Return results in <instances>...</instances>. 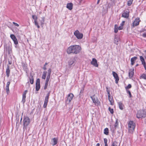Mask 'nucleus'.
I'll return each mask as SVG.
<instances>
[{"instance_id": "nucleus-1", "label": "nucleus", "mask_w": 146, "mask_h": 146, "mask_svg": "<svg viewBox=\"0 0 146 146\" xmlns=\"http://www.w3.org/2000/svg\"><path fill=\"white\" fill-rule=\"evenodd\" d=\"M81 48L78 45H74L70 46L67 50L68 54H76L79 53L80 51Z\"/></svg>"}, {"instance_id": "nucleus-2", "label": "nucleus", "mask_w": 146, "mask_h": 146, "mask_svg": "<svg viewBox=\"0 0 146 146\" xmlns=\"http://www.w3.org/2000/svg\"><path fill=\"white\" fill-rule=\"evenodd\" d=\"M135 127V123L133 121H130L128 123L129 132L132 133L134 131Z\"/></svg>"}, {"instance_id": "nucleus-3", "label": "nucleus", "mask_w": 146, "mask_h": 146, "mask_svg": "<svg viewBox=\"0 0 146 146\" xmlns=\"http://www.w3.org/2000/svg\"><path fill=\"white\" fill-rule=\"evenodd\" d=\"M136 116L138 118H145L146 116V113L144 110H140L137 111Z\"/></svg>"}, {"instance_id": "nucleus-4", "label": "nucleus", "mask_w": 146, "mask_h": 146, "mask_svg": "<svg viewBox=\"0 0 146 146\" xmlns=\"http://www.w3.org/2000/svg\"><path fill=\"white\" fill-rule=\"evenodd\" d=\"M74 34L78 39H80L82 38L83 36V34L80 33L78 30L75 31L74 33Z\"/></svg>"}, {"instance_id": "nucleus-5", "label": "nucleus", "mask_w": 146, "mask_h": 146, "mask_svg": "<svg viewBox=\"0 0 146 146\" xmlns=\"http://www.w3.org/2000/svg\"><path fill=\"white\" fill-rule=\"evenodd\" d=\"M74 97L73 94L72 93H70L69 94L67 97V99L66 101V103L68 104L70 103L71 101L72 100Z\"/></svg>"}, {"instance_id": "nucleus-6", "label": "nucleus", "mask_w": 146, "mask_h": 146, "mask_svg": "<svg viewBox=\"0 0 146 146\" xmlns=\"http://www.w3.org/2000/svg\"><path fill=\"white\" fill-rule=\"evenodd\" d=\"M27 119H25L23 120V129L24 132H25L26 134L27 132Z\"/></svg>"}, {"instance_id": "nucleus-7", "label": "nucleus", "mask_w": 146, "mask_h": 146, "mask_svg": "<svg viewBox=\"0 0 146 146\" xmlns=\"http://www.w3.org/2000/svg\"><path fill=\"white\" fill-rule=\"evenodd\" d=\"M50 93L49 92L47 94V96L45 97V100L44 101V103L43 105V107L44 108H46L47 103L48 102L49 99V96Z\"/></svg>"}, {"instance_id": "nucleus-8", "label": "nucleus", "mask_w": 146, "mask_h": 146, "mask_svg": "<svg viewBox=\"0 0 146 146\" xmlns=\"http://www.w3.org/2000/svg\"><path fill=\"white\" fill-rule=\"evenodd\" d=\"M52 71V69L51 68H49L48 71V74L47 76L46 82L48 83L50 78V76L51 75V72Z\"/></svg>"}, {"instance_id": "nucleus-9", "label": "nucleus", "mask_w": 146, "mask_h": 146, "mask_svg": "<svg viewBox=\"0 0 146 146\" xmlns=\"http://www.w3.org/2000/svg\"><path fill=\"white\" fill-rule=\"evenodd\" d=\"M40 88V80L38 78L36 80V91H38Z\"/></svg>"}, {"instance_id": "nucleus-10", "label": "nucleus", "mask_w": 146, "mask_h": 146, "mask_svg": "<svg viewBox=\"0 0 146 146\" xmlns=\"http://www.w3.org/2000/svg\"><path fill=\"white\" fill-rule=\"evenodd\" d=\"M140 21V20L139 18H136L133 23V26L134 27L138 25Z\"/></svg>"}, {"instance_id": "nucleus-11", "label": "nucleus", "mask_w": 146, "mask_h": 146, "mask_svg": "<svg viewBox=\"0 0 146 146\" xmlns=\"http://www.w3.org/2000/svg\"><path fill=\"white\" fill-rule=\"evenodd\" d=\"M129 11L128 9L126 10L122 14V17L126 18H127L129 17Z\"/></svg>"}, {"instance_id": "nucleus-12", "label": "nucleus", "mask_w": 146, "mask_h": 146, "mask_svg": "<svg viewBox=\"0 0 146 146\" xmlns=\"http://www.w3.org/2000/svg\"><path fill=\"white\" fill-rule=\"evenodd\" d=\"M91 64L96 67H98V64H97V60L95 58H93L92 61L91 62Z\"/></svg>"}, {"instance_id": "nucleus-13", "label": "nucleus", "mask_w": 146, "mask_h": 146, "mask_svg": "<svg viewBox=\"0 0 146 146\" xmlns=\"http://www.w3.org/2000/svg\"><path fill=\"white\" fill-rule=\"evenodd\" d=\"M112 74L113 76L115 79V83L117 84L118 83V81L119 80V78L117 74L115 72L113 71Z\"/></svg>"}, {"instance_id": "nucleus-14", "label": "nucleus", "mask_w": 146, "mask_h": 146, "mask_svg": "<svg viewBox=\"0 0 146 146\" xmlns=\"http://www.w3.org/2000/svg\"><path fill=\"white\" fill-rule=\"evenodd\" d=\"M58 139L56 138H54L52 139L51 141V144L53 146H54L56 145L58 143Z\"/></svg>"}, {"instance_id": "nucleus-15", "label": "nucleus", "mask_w": 146, "mask_h": 146, "mask_svg": "<svg viewBox=\"0 0 146 146\" xmlns=\"http://www.w3.org/2000/svg\"><path fill=\"white\" fill-rule=\"evenodd\" d=\"M134 70L133 69H130L129 70V76L130 78H131L133 77L134 74Z\"/></svg>"}, {"instance_id": "nucleus-16", "label": "nucleus", "mask_w": 146, "mask_h": 146, "mask_svg": "<svg viewBox=\"0 0 146 146\" xmlns=\"http://www.w3.org/2000/svg\"><path fill=\"white\" fill-rule=\"evenodd\" d=\"M27 92V91L25 90L23 94V98L22 102L24 103L25 102L26 94Z\"/></svg>"}, {"instance_id": "nucleus-17", "label": "nucleus", "mask_w": 146, "mask_h": 146, "mask_svg": "<svg viewBox=\"0 0 146 146\" xmlns=\"http://www.w3.org/2000/svg\"><path fill=\"white\" fill-rule=\"evenodd\" d=\"M10 73V70L9 69V66L8 65L6 70V75L7 77H9V76Z\"/></svg>"}, {"instance_id": "nucleus-18", "label": "nucleus", "mask_w": 146, "mask_h": 146, "mask_svg": "<svg viewBox=\"0 0 146 146\" xmlns=\"http://www.w3.org/2000/svg\"><path fill=\"white\" fill-rule=\"evenodd\" d=\"M22 66L24 70L26 72V73L27 72V64L26 63H23L22 64Z\"/></svg>"}, {"instance_id": "nucleus-19", "label": "nucleus", "mask_w": 146, "mask_h": 146, "mask_svg": "<svg viewBox=\"0 0 146 146\" xmlns=\"http://www.w3.org/2000/svg\"><path fill=\"white\" fill-rule=\"evenodd\" d=\"M66 7L70 10H72L73 8V4L72 3H68Z\"/></svg>"}, {"instance_id": "nucleus-20", "label": "nucleus", "mask_w": 146, "mask_h": 146, "mask_svg": "<svg viewBox=\"0 0 146 146\" xmlns=\"http://www.w3.org/2000/svg\"><path fill=\"white\" fill-rule=\"evenodd\" d=\"M137 59V57L135 56L131 58V64L133 65L135 63V61Z\"/></svg>"}, {"instance_id": "nucleus-21", "label": "nucleus", "mask_w": 146, "mask_h": 146, "mask_svg": "<svg viewBox=\"0 0 146 146\" xmlns=\"http://www.w3.org/2000/svg\"><path fill=\"white\" fill-rule=\"evenodd\" d=\"M118 104L119 106V108L121 110H123L124 107V106L123 104L121 102H119L118 103Z\"/></svg>"}, {"instance_id": "nucleus-22", "label": "nucleus", "mask_w": 146, "mask_h": 146, "mask_svg": "<svg viewBox=\"0 0 146 146\" xmlns=\"http://www.w3.org/2000/svg\"><path fill=\"white\" fill-rule=\"evenodd\" d=\"M119 39V38L115 37L114 39V43L116 44H117Z\"/></svg>"}, {"instance_id": "nucleus-23", "label": "nucleus", "mask_w": 146, "mask_h": 146, "mask_svg": "<svg viewBox=\"0 0 146 146\" xmlns=\"http://www.w3.org/2000/svg\"><path fill=\"white\" fill-rule=\"evenodd\" d=\"M47 72L46 71H44L43 72L42 78V79H45L46 78Z\"/></svg>"}, {"instance_id": "nucleus-24", "label": "nucleus", "mask_w": 146, "mask_h": 146, "mask_svg": "<svg viewBox=\"0 0 146 146\" xmlns=\"http://www.w3.org/2000/svg\"><path fill=\"white\" fill-rule=\"evenodd\" d=\"M74 61L73 59H70L68 61V63L69 65H72L74 63Z\"/></svg>"}, {"instance_id": "nucleus-25", "label": "nucleus", "mask_w": 146, "mask_h": 146, "mask_svg": "<svg viewBox=\"0 0 146 146\" xmlns=\"http://www.w3.org/2000/svg\"><path fill=\"white\" fill-rule=\"evenodd\" d=\"M140 60L142 62V64L144 65L145 64V61L144 59L142 56H140Z\"/></svg>"}, {"instance_id": "nucleus-26", "label": "nucleus", "mask_w": 146, "mask_h": 146, "mask_svg": "<svg viewBox=\"0 0 146 146\" xmlns=\"http://www.w3.org/2000/svg\"><path fill=\"white\" fill-rule=\"evenodd\" d=\"M44 22V17H42L41 18V20H40V23L41 25L42 26H43Z\"/></svg>"}, {"instance_id": "nucleus-27", "label": "nucleus", "mask_w": 146, "mask_h": 146, "mask_svg": "<svg viewBox=\"0 0 146 146\" xmlns=\"http://www.w3.org/2000/svg\"><path fill=\"white\" fill-rule=\"evenodd\" d=\"M90 98L92 99L93 102L95 104H96L97 103V102H98V100L97 99H95L93 97L91 96Z\"/></svg>"}, {"instance_id": "nucleus-28", "label": "nucleus", "mask_w": 146, "mask_h": 146, "mask_svg": "<svg viewBox=\"0 0 146 146\" xmlns=\"http://www.w3.org/2000/svg\"><path fill=\"white\" fill-rule=\"evenodd\" d=\"M29 79L30 83L31 84H33L34 82V80L33 76H31L29 77Z\"/></svg>"}, {"instance_id": "nucleus-29", "label": "nucleus", "mask_w": 146, "mask_h": 146, "mask_svg": "<svg viewBox=\"0 0 146 146\" xmlns=\"http://www.w3.org/2000/svg\"><path fill=\"white\" fill-rule=\"evenodd\" d=\"M108 97V99L110 102L111 104V105H113V98L112 97H111L110 96V97Z\"/></svg>"}, {"instance_id": "nucleus-30", "label": "nucleus", "mask_w": 146, "mask_h": 146, "mask_svg": "<svg viewBox=\"0 0 146 146\" xmlns=\"http://www.w3.org/2000/svg\"><path fill=\"white\" fill-rule=\"evenodd\" d=\"M108 129L107 128H106L104 129V134L106 135H108V134L109 132Z\"/></svg>"}, {"instance_id": "nucleus-31", "label": "nucleus", "mask_w": 146, "mask_h": 146, "mask_svg": "<svg viewBox=\"0 0 146 146\" xmlns=\"http://www.w3.org/2000/svg\"><path fill=\"white\" fill-rule=\"evenodd\" d=\"M118 26H117V25H115V26H114V32L115 33H116L118 31Z\"/></svg>"}, {"instance_id": "nucleus-32", "label": "nucleus", "mask_w": 146, "mask_h": 146, "mask_svg": "<svg viewBox=\"0 0 146 146\" xmlns=\"http://www.w3.org/2000/svg\"><path fill=\"white\" fill-rule=\"evenodd\" d=\"M112 143L111 146H118L117 145V143L115 141L112 142Z\"/></svg>"}, {"instance_id": "nucleus-33", "label": "nucleus", "mask_w": 146, "mask_h": 146, "mask_svg": "<svg viewBox=\"0 0 146 146\" xmlns=\"http://www.w3.org/2000/svg\"><path fill=\"white\" fill-rule=\"evenodd\" d=\"M133 0H129L127 1V5L128 6H130L132 4Z\"/></svg>"}, {"instance_id": "nucleus-34", "label": "nucleus", "mask_w": 146, "mask_h": 146, "mask_svg": "<svg viewBox=\"0 0 146 146\" xmlns=\"http://www.w3.org/2000/svg\"><path fill=\"white\" fill-rule=\"evenodd\" d=\"M131 87V84H129L127 86L125 87V88L126 90H129V89Z\"/></svg>"}, {"instance_id": "nucleus-35", "label": "nucleus", "mask_w": 146, "mask_h": 146, "mask_svg": "<svg viewBox=\"0 0 146 146\" xmlns=\"http://www.w3.org/2000/svg\"><path fill=\"white\" fill-rule=\"evenodd\" d=\"M141 78L146 80V75L145 74H143L140 76Z\"/></svg>"}, {"instance_id": "nucleus-36", "label": "nucleus", "mask_w": 146, "mask_h": 146, "mask_svg": "<svg viewBox=\"0 0 146 146\" xmlns=\"http://www.w3.org/2000/svg\"><path fill=\"white\" fill-rule=\"evenodd\" d=\"M104 143H105V146H108L107 141L108 140L106 138H104Z\"/></svg>"}, {"instance_id": "nucleus-37", "label": "nucleus", "mask_w": 146, "mask_h": 146, "mask_svg": "<svg viewBox=\"0 0 146 146\" xmlns=\"http://www.w3.org/2000/svg\"><path fill=\"white\" fill-rule=\"evenodd\" d=\"M127 92V94H129V97L131 98L132 97V95L130 91L129 90H126Z\"/></svg>"}, {"instance_id": "nucleus-38", "label": "nucleus", "mask_w": 146, "mask_h": 146, "mask_svg": "<svg viewBox=\"0 0 146 146\" xmlns=\"http://www.w3.org/2000/svg\"><path fill=\"white\" fill-rule=\"evenodd\" d=\"M108 110L109 111L111 114H113V109L111 108L110 107H109L108 108Z\"/></svg>"}, {"instance_id": "nucleus-39", "label": "nucleus", "mask_w": 146, "mask_h": 146, "mask_svg": "<svg viewBox=\"0 0 146 146\" xmlns=\"http://www.w3.org/2000/svg\"><path fill=\"white\" fill-rule=\"evenodd\" d=\"M34 23H35V25L37 26V28H40V26H39V25H38V24L37 21H35L34 22Z\"/></svg>"}, {"instance_id": "nucleus-40", "label": "nucleus", "mask_w": 146, "mask_h": 146, "mask_svg": "<svg viewBox=\"0 0 146 146\" xmlns=\"http://www.w3.org/2000/svg\"><path fill=\"white\" fill-rule=\"evenodd\" d=\"M10 37L13 40L15 39V38H16V37L13 34L11 35Z\"/></svg>"}, {"instance_id": "nucleus-41", "label": "nucleus", "mask_w": 146, "mask_h": 146, "mask_svg": "<svg viewBox=\"0 0 146 146\" xmlns=\"http://www.w3.org/2000/svg\"><path fill=\"white\" fill-rule=\"evenodd\" d=\"M32 18L34 20V22L35 21H37V17L35 15H33L32 16Z\"/></svg>"}, {"instance_id": "nucleus-42", "label": "nucleus", "mask_w": 146, "mask_h": 146, "mask_svg": "<svg viewBox=\"0 0 146 146\" xmlns=\"http://www.w3.org/2000/svg\"><path fill=\"white\" fill-rule=\"evenodd\" d=\"M5 89L6 91V92L7 94H8L9 92V87L6 86Z\"/></svg>"}, {"instance_id": "nucleus-43", "label": "nucleus", "mask_w": 146, "mask_h": 146, "mask_svg": "<svg viewBox=\"0 0 146 146\" xmlns=\"http://www.w3.org/2000/svg\"><path fill=\"white\" fill-rule=\"evenodd\" d=\"M13 40L14 41L15 44L16 45L17 44H18V42L16 38Z\"/></svg>"}, {"instance_id": "nucleus-44", "label": "nucleus", "mask_w": 146, "mask_h": 146, "mask_svg": "<svg viewBox=\"0 0 146 146\" xmlns=\"http://www.w3.org/2000/svg\"><path fill=\"white\" fill-rule=\"evenodd\" d=\"M118 120H117V119L116 120L115 123L114 125V127H116L118 126Z\"/></svg>"}, {"instance_id": "nucleus-45", "label": "nucleus", "mask_w": 146, "mask_h": 146, "mask_svg": "<svg viewBox=\"0 0 146 146\" xmlns=\"http://www.w3.org/2000/svg\"><path fill=\"white\" fill-rule=\"evenodd\" d=\"M48 85V83H45V84L44 86V90H46L47 87V86Z\"/></svg>"}, {"instance_id": "nucleus-46", "label": "nucleus", "mask_w": 146, "mask_h": 146, "mask_svg": "<svg viewBox=\"0 0 146 146\" xmlns=\"http://www.w3.org/2000/svg\"><path fill=\"white\" fill-rule=\"evenodd\" d=\"M13 23L14 25L15 26H16L17 27H19V24H18L14 22H13Z\"/></svg>"}, {"instance_id": "nucleus-47", "label": "nucleus", "mask_w": 146, "mask_h": 146, "mask_svg": "<svg viewBox=\"0 0 146 146\" xmlns=\"http://www.w3.org/2000/svg\"><path fill=\"white\" fill-rule=\"evenodd\" d=\"M125 22V21H123L122 23L120 24V25L123 27L124 25Z\"/></svg>"}, {"instance_id": "nucleus-48", "label": "nucleus", "mask_w": 146, "mask_h": 146, "mask_svg": "<svg viewBox=\"0 0 146 146\" xmlns=\"http://www.w3.org/2000/svg\"><path fill=\"white\" fill-rule=\"evenodd\" d=\"M10 82H8L7 83V85H6V86H7V87H9V86L10 84Z\"/></svg>"}, {"instance_id": "nucleus-49", "label": "nucleus", "mask_w": 146, "mask_h": 146, "mask_svg": "<svg viewBox=\"0 0 146 146\" xmlns=\"http://www.w3.org/2000/svg\"><path fill=\"white\" fill-rule=\"evenodd\" d=\"M118 29L119 30H121L122 29H123V27L121 26L118 27Z\"/></svg>"}, {"instance_id": "nucleus-50", "label": "nucleus", "mask_w": 146, "mask_h": 146, "mask_svg": "<svg viewBox=\"0 0 146 146\" xmlns=\"http://www.w3.org/2000/svg\"><path fill=\"white\" fill-rule=\"evenodd\" d=\"M43 69L44 70H46L47 69L46 68V66H45L44 65L43 67Z\"/></svg>"}, {"instance_id": "nucleus-51", "label": "nucleus", "mask_w": 146, "mask_h": 146, "mask_svg": "<svg viewBox=\"0 0 146 146\" xmlns=\"http://www.w3.org/2000/svg\"><path fill=\"white\" fill-rule=\"evenodd\" d=\"M106 91H107V92H110V90H109L108 89V88L107 87H106Z\"/></svg>"}, {"instance_id": "nucleus-52", "label": "nucleus", "mask_w": 146, "mask_h": 146, "mask_svg": "<svg viewBox=\"0 0 146 146\" xmlns=\"http://www.w3.org/2000/svg\"><path fill=\"white\" fill-rule=\"evenodd\" d=\"M142 36L144 37H146V34L145 33H143Z\"/></svg>"}, {"instance_id": "nucleus-53", "label": "nucleus", "mask_w": 146, "mask_h": 146, "mask_svg": "<svg viewBox=\"0 0 146 146\" xmlns=\"http://www.w3.org/2000/svg\"><path fill=\"white\" fill-rule=\"evenodd\" d=\"M11 51V48H9L8 51L9 52H10Z\"/></svg>"}, {"instance_id": "nucleus-54", "label": "nucleus", "mask_w": 146, "mask_h": 146, "mask_svg": "<svg viewBox=\"0 0 146 146\" xmlns=\"http://www.w3.org/2000/svg\"><path fill=\"white\" fill-rule=\"evenodd\" d=\"M108 94V97H110V92H107Z\"/></svg>"}, {"instance_id": "nucleus-55", "label": "nucleus", "mask_w": 146, "mask_h": 146, "mask_svg": "<svg viewBox=\"0 0 146 146\" xmlns=\"http://www.w3.org/2000/svg\"><path fill=\"white\" fill-rule=\"evenodd\" d=\"M96 146H100V144L99 143H98L96 145Z\"/></svg>"}, {"instance_id": "nucleus-56", "label": "nucleus", "mask_w": 146, "mask_h": 146, "mask_svg": "<svg viewBox=\"0 0 146 146\" xmlns=\"http://www.w3.org/2000/svg\"><path fill=\"white\" fill-rule=\"evenodd\" d=\"M100 1V0H98V1L97 2V4H98L99 3Z\"/></svg>"}, {"instance_id": "nucleus-57", "label": "nucleus", "mask_w": 146, "mask_h": 146, "mask_svg": "<svg viewBox=\"0 0 146 146\" xmlns=\"http://www.w3.org/2000/svg\"><path fill=\"white\" fill-rule=\"evenodd\" d=\"M48 63L47 62H46L44 65L45 66H46L48 64Z\"/></svg>"}, {"instance_id": "nucleus-58", "label": "nucleus", "mask_w": 146, "mask_h": 146, "mask_svg": "<svg viewBox=\"0 0 146 146\" xmlns=\"http://www.w3.org/2000/svg\"><path fill=\"white\" fill-rule=\"evenodd\" d=\"M28 124L30 122V119H29L28 117Z\"/></svg>"}, {"instance_id": "nucleus-59", "label": "nucleus", "mask_w": 146, "mask_h": 146, "mask_svg": "<svg viewBox=\"0 0 146 146\" xmlns=\"http://www.w3.org/2000/svg\"><path fill=\"white\" fill-rule=\"evenodd\" d=\"M9 63L10 64H11V62L9 61Z\"/></svg>"}, {"instance_id": "nucleus-60", "label": "nucleus", "mask_w": 146, "mask_h": 146, "mask_svg": "<svg viewBox=\"0 0 146 146\" xmlns=\"http://www.w3.org/2000/svg\"><path fill=\"white\" fill-rule=\"evenodd\" d=\"M83 90H83H83H81V91H80V93H81L82 92H83Z\"/></svg>"}, {"instance_id": "nucleus-61", "label": "nucleus", "mask_w": 146, "mask_h": 146, "mask_svg": "<svg viewBox=\"0 0 146 146\" xmlns=\"http://www.w3.org/2000/svg\"><path fill=\"white\" fill-rule=\"evenodd\" d=\"M145 58L146 59V54L145 55Z\"/></svg>"}, {"instance_id": "nucleus-62", "label": "nucleus", "mask_w": 146, "mask_h": 146, "mask_svg": "<svg viewBox=\"0 0 146 146\" xmlns=\"http://www.w3.org/2000/svg\"><path fill=\"white\" fill-rule=\"evenodd\" d=\"M138 64H137L136 65V66H138Z\"/></svg>"}, {"instance_id": "nucleus-63", "label": "nucleus", "mask_w": 146, "mask_h": 146, "mask_svg": "<svg viewBox=\"0 0 146 146\" xmlns=\"http://www.w3.org/2000/svg\"><path fill=\"white\" fill-rule=\"evenodd\" d=\"M145 52H146V50L145 51Z\"/></svg>"}]
</instances>
